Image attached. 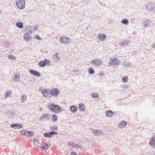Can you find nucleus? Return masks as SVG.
<instances>
[{
	"label": "nucleus",
	"mask_w": 155,
	"mask_h": 155,
	"mask_svg": "<svg viewBox=\"0 0 155 155\" xmlns=\"http://www.w3.org/2000/svg\"><path fill=\"white\" fill-rule=\"evenodd\" d=\"M41 94L45 97L50 98L52 96L55 97H57L60 94V91L56 88L49 90L44 89L42 91Z\"/></svg>",
	"instance_id": "nucleus-1"
},
{
	"label": "nucleus",
	"mask_w": 155,
	"mask_h": 155,
	"mask_svg": "<svg viewBox=\"0 0 155 155\" xmlns=\"http://www.w3.org/2000/svg\"><path fill=\"white\" fill-rule=\"evenodd\" d=\"M25 0H16V5L18 8L21 10L25 8Z\"/></svg>",
	"instance_id": "nucleus-2"
},
{
	"label": "nucleus",
	"mask_w": 155,
	"mask_h": 155,
	"mask_svg": "<svg viewBox=\"0 0 155 155\" xmlns=\"http://www.w3.org/2000/svg\"><path fill=\"white\" fill-rule=\"evenodd\" d=\"M50 61L48 59H44L43 61H39L38 63V65L39 67H44L45 65L49 66L50 65Z\"/></svg>",
	"instance_id": "nucleus-3"
},
{
	"label": "nucleus",
	"mask_w": 155,
	"mask_h": 155,
	"mask_svg": "<svg viewBox=\"0 0 155 155\" xmlns=\"http://www.w3.org/2000/svg\"><path fill=\"white\" fill-rule=\"evenodd\" d=\"M59 41L61 43L68 44L70 42V38L68 37L62 36L60 38Z\"/></svg>",
	"instance_id": "nucleus-4"
},
{
	"label": "nucleus",
	"mask_w": 155,
	"mask_h": 155,
	"mask_svg": "<svg viewBox=\"0 0 155 155\" xmlns=\"http://www.w3.org/2000/svg\"><path fill=\"white\" fill-rule=\"evenodd\" d=\"M58 133L54 131H51L49 132H46L44 133V136L46 138L52 137L54 135H57Z\"/></svg>",
	"instance_id": "nucleus-5"
},
{
	"label": "nucleus",
	"mask_w": 155,
	"mask_h": 155,
	"mask_svg": "<svg viewBox=\"0 0 155 155\" xmlns=\"http://www.w3.org/2000/svg\"><path fill=\"white\" fill-rule=\"evenodd\" d=\"M103 63L102 60L100 58L93 60L91 61V64L97 66L101 65Z\"/></svg>",
	"instance_id": "nucleus-6"
},
{
	"label": "nucleus",
	"mask_w": 155,
	"mask_h": 155,
	"mask_svg": "<svg viewBox=\"0 0 155 155\" xmlns=\"http://www.w3.org/2000/svg\"><path fill=\"white\" fill-rule=\"evenodd\" d=\"M120 62V61L119 60L116 58L114 59H110V63L109 64L110 65L113 64V65H116L118 64Z\"/></svg>",
	"instance_id": "nucleus-7"
},
{
	"label": "nucleus",
	"mask_w": 155,
	"mask_h": 155,
	"mask_svg": "<svg viewBox=\"0 0 155 155\" xmlns=\"http://www.w3.org/2000/svg\"><path fill=\"white\" fill-rule=\"evenodd\" d=\"M50 114L49 113H47L42 115L40 119L41 120H48L50 119Z\"/></svg>",
	"instance_id": "nucleus-8"
},
{
	"label": "nucleus",
	"mask_w": 155,
	"mask_h": 155,
	"mask_svg": "<svg viewBox=\"0 0 155 155\" xmlns=\"http://www.w3.org/2000/svg\"><path fill=\"white\" fill-rule=\"evenodd\" d=\"M29 72L31 74L36 77H39L41 75V74L39 72L33 69L30 70L29 71Z\"/></svg>",
	"instance_id": "nucleus-9"
},
{
	"label": "nucleus",
	"mask_w": 155,
	"mask_h": 155,
	"mask_svg": "<svg viewBox=\"0 0 155 155\" xmlns=\"http://www.w3.org/2000/svg\"><path fill=\"white\" fill-rule=\"evenodd\" d=\"M53 61L54 62L58 63L59 62L60 58L59 57V54L56 53L55 54L53 57Z\"/></svg>",
	"instance_id": "nucleus-10"
},
{
	"label": "nucleus",
	"mask_w": 155,
	"mask_h": 155,
	"mask_svg": "<svg viewBox=\"0 0 155 155\" xmlns=\"http://www.w3.org/2000/svg\"><path fill=\"white\" fill-rule=\"evenodd\" d=\"M11 127L13 128L20 129L23 127V125L21 124H12L11 125Z\"/></svg>",
	"instance_id": "nucleus-11"
},
{
	"label": "nucleus",
	"mask_w": 155,
	"mask_h": 155,
	"mask_svg": "<svg viewBox=\"0 0 155 155\" xmlns=\"http://www.w3.org/2000/svg\"><path fill=\"white\" fill-rule=\"evenodd\" d=\"M130 43V40H126L122 41L120 43L119 45L120 47H123L124 46H127Z\"/></svg>",
	"instance_id": "nucleus-12"
},
{
	"label": "nucleus",
	"mask_w": 155,
	"mask_h": 155,
	"mask_svg": "<svg viewBox=\"0 0 155 155\" xmlns=\"http://www.w3.org/2000/svg\"><path fill=\"white\" fill-rule=\"evenodd\" d=\"M78 107L75 105H72L70 107L69 110L71 113H75L78 110Z\"/></svg>",
	"instance_id": "nucleus-13"
},
{
	"label": "nucleus",
	"mask_w": 155,
	"mask_h": 155,
	"mask_svg": "<svg viewBox=\"0 0 155 155\" xmlns=\"http://www.w3.org/2000/svg\"><path fill=\"white\" fill-rule=\"evenodd\" d=\"M55 104H48L47 106L48 108L51 111L54 112H55Z\"/></svg>",
	"instance_id": "nucleus-14"
},
{
	"label": "nucleus",
	"mask_w": 155,
	"mask_h": 155,
	"mask_svg": "<svg viewBox=\"0 0 155 155\" xmlns=\"http://www.w3.org/2000/svg\"><path fill=\"white\" fill-rule=\"evenodd\" d=\"M127 122L125 120H122L119 123L118 126L120 128H124L127 124Z\"/></svg>",
	"instance_id": "nucleus-15"
},
{
	"label": "nucleus",
	"mask_w": 155,
	"mask_h": 155,
	"mask_svg": "<svg viewBox=\"0 0 155 155\" xmlns=\"http://www.w3.org/2000/svg\"><path fill=\"white\" fill-rule=\"evenodd\" d=\"M116 112H113L111 110H108L106 112V115L107 117H111L114 114H115Z\"/></svg>",
	"instance_id": "nucleus-16"
},
{
	"label": "nucleus",
	"mask_w": 155,
	"mask_h": 155,
	"mask_svg": "<svg viewBox=\"0 0 155 155\" xmlns=\"http://www.w3.org/2000/svg\"><path fill=\"white\" fill-rule=\"evenodd\" d=\"M149 144L153 148H155V136L151 138L149 142Z\"/></svg>",
	"instance_id": "nucleus-17"
},
{
	"label": "nucleus",
	"mask_w": 155,
	"mask_h": 155,
	"mask_svg": "<svg viewBox=\"0 0 155 155\" xmlns=\"http://www.w3.org/2000/svg\"><path fill=\"white\" fill-rule=\"evenodd\" d=\"M78 109L81 112H83L85 111V108L84 105L83 103H81L78 105Z\"/></svg>",
	"instance_id": "nucleus-18"
},
{
	"label": "nucleus",
	"mask_w": 155,
	"mask_h": 155,
	"mask_svg": "<svg viewBox=\"0 0 155 155\" xmlns=\"http://www.w3.org/2000/svg\"><path fill=\"white\" fill-rule=\"evenodd\" d=\"M55 112H54V113H57L60 112L62 111V108L59 105H55Z\"/></svg>",
	"instance_id": "nucleus-19"
},
{
	"label": "nucleus",
	"mask_w": 155,
	"mask_h": 155,
	"mask_svg": "<svg viewBox=\"0 0 155 155\" xmlns=\"http://www.w3.org/2000/svg\"><path fill=\"white\" fill-rule=\"evenodd\" d=\"M152 6H153V3H150L145 5V8L147 10L150 11Z\"/></svg>",
	"instance_id": "nucleus-20"
},
{
	"label": "nucleus",
	"mask_w": 155,
	"mask_h": 155,
	"mask_svg": "<svg viewBox=\"0 0 155 155\" xmlns=\"http://www.w3.org/2000/svg\"><path fill=\"white\" fill-rule=\"evenodd\" d=\"M93 133L95 135H101L102 133V131L100 130L94 129L92 130Z\"/></svg>",
	"instance_id": "nucleus-21"
},
{
	"label": "nucleus",
	"mask_w": 155,
	"mask_h": 155,
	"mask_svg": "<svg viewBox=\"0 0 155 155\" xmlns=\"http://www.w3.org/2000/svg\"><path fill=\"white\" fill-rule=\"evenodd\" d=\"M98 38L99 40L103 41L106 38L107 36L104 34H100L98 36Z\"/></svg>",
	"instance_id": "nucleus-22"
},
{
	"label": "nucleus",
	"mask_w": 155,
	"mask_h": 155,
	"mask_svg": "<svg viewBox=\"0 0 155 155\" xmlns=\"http://www.w3.org/2000/svg\"><path fill=\"white\" fill-rule=\"evenodd\" d=\"M32 28L31 26L27 27L25 29L26 33L30 35L32 33Z\"/></svg>",
	"instance_id": "nucleus-23"
},
{
	"label": "nucleus",
	"mask_w": 155,
	"mask_h": 155,
	"mask_svg": "<svg viewBox=\"0 0 155 155\" xmlns=\"http://www.w3.org/2000/svg\"><path fill=\"white\" fill-rule=\"evenodd\" d=\"M34 135V132L32 131H29L26 130V136L27 137L33 136Z\"/></svg>",
	"instance_id": "nucleus-24"
},
{
	"label": "nucleus",
	"mask_w": 155,
	"mask_h": 155,
	"mask_svg": "<svg viewBox=\"0 0 155 155\" xmlns=\"http://www.w3.org/2000/svg\"><path fill=\"white\" fill-rule=\"evenodd\" d=\"M29 35V34L26 33H25V35L24 36V38L25 41H27L31 38V37Z\"/></svg>",
	"instance_id": "nucleus-25"
},
{
	"label": "nucleus",
	"mask_w": 155,
	"mask_h": 155,
	"mask_svg": "<svg viewBox=\"0 0 155 155\" xmlns=\"http://www.w3.org/2000/svg\"><path fill=\"white\" fill-rule=\"evenodd\" d=\"M34 145L35 147H39V145L40 143L39 142L38 140L37 139H34L33 140Z\"/></svg>",
	"instance_id": "nucleus-26"
},
{
	"label": "nucleus",
	"mask_w": 155,
	"mask_h": 155,
	"mask_svg": "<svg viewBox=\"0 0 155 155\" xmlns=\"http://www.w3.org/2000/svg\"><path fill=\"white\" fill-rule=\"evenodd\" d=\"M16 25L17 27L20 28H21L23 27V24L21 22L19 21L16 22Z\"/></svg>",
	"instance_id": "nucleus-27"
},
{
	"label": "nucleus",
	"mask_w": 155,
	"mask_h": 155,
	"mask_svg": "<svg viewBox=\"0 0 155 155\" xmlns=\"http://www.w3.org/2000/svg\"><path fill=\"white\" fill-rule=\"evenodd\" d=\"M150 20H147L144 21V22L143 23V25L144 27H148V26L150 24Z\"/></svg>",
	"instance_id": "nucleus-28"
},
{
	"label": "nucleus",
	"mask_w": 155,
	"mask_h": 155,
	"mask_svg": "<svg viewBox=\"0 0 155 155\" xmlns=\"http://www.w3.org/2000/svg\"><path fill=\"white\" fill-rule=\"evenodd\" d=\"M121 23L124 25H127L129 23V20L127 18H124L121 21Z\"/></svg>",
	"instance_id": "nucleus-29"
},
{
	"label": "nucleus",
	"mask_w": 155,
	"mask_h": 155,
	"mask_svg": "<svg viewBox=\"0 0 155 155\" xmlns=\"http://www.w3.org/2000/svg\"><path fill=\"white\" fill-rule=\"evenodd\" d=\"M88 72L90 74H93L95 73V71L93 68H90L88 70Z\"/></svg>",
	"instance_id": "nucleus-30"
},
{
	"label": "nucleus",
	"mask_w": 155,
	"mask_h": 155,
	"mask_svg": "<svg viewBox=\"0 0 155 155\" xmlns=\"http://www.w3.org/2000/svg\"><path fill=\"white\" fill-rule=\"evenodd\" d=\"M52 120L54 122H56L58 120V117L55 114H53L52 115Z\"/></svg>",
	"instance_id": "nucleus-31"
},
{
	"label": "nucleus",
	"mask_w": 155,
	"mask_h": 155,
	"mask_svg": "<svg viewBox=\"0 0 155 155\" xmlns=\"http://www.w3.org/2000/svg\"><path fill=\"white\" fill-rule=\"evenodd\" d=\"M49 147V145L47 143H46L45 144V145L43 146H42L40 147V148L41 149H43L44 150H46L48 149Z\"/></svg>",
	"instance_id": "nucleus-32"
},
{
	"label": "nucleus",
	"mask_w": 155,
	"mask_h": 155,
	"mask_svg": "<svg viewBox=\"0 0 155 155\" xmlns=\"http://www.w3.org/2000/svg\"><path fill=\"white\" fill-rule=\"evenodd\" d=\"M68 146L73 148H75L76 143H73L72 142H69L68 143Z\"/></svg>",
	"instance_id": "nucleus-33"
},
{
	"label": "nucleus",
	"mask_w": 155,
	"mask_h": 155,
	"mask_svg": "<svg viewBox=\"0 0 155 155\" xmlns=\"http://www.w3.org/2000/svg\"><path fill=\"white\" fill-rule=\"evenodd\" d=\"M91 96L93 98H97L99 97V94L95 93L92 94Z\"/></svg>",
	"instance_id": "nucleus-34"
},
{
	"label": "nucleus",
	"mask_w": 155,
	"mask_h": 155,
	"mask_svg": "<svg viewBox=\"0 0 155 155\" xmlns=\"http://www.w3.org/2000/svg\"><path fill=\"white\" fill-rule=\"evenodd\" d=\"M8 58L11 60H15L16 59V57L12 54H9L8 56Z\"/></svg>",
	"instance_id": "nucleus-35"
},
{
	"label": "nucleus",
	"mask_w": 155,
	"mask_h": 155,
	"mask_svg": "<svg viewBox=\"0 0 155 155\" xmlns=\"http://www.w3.org/2000/svg\"><path fill=\"white\" fill-rule=\"evenodd\" d=\"M128 78L127 76H124L122 78V81L124 83H126L127 82Z\"/></svg>",
	"instance_id": "nucleus-36"
},
{
	"label": "nucleus",
	"mask_w": 155,
	"mask_h": 155,
	"mask_svg": "<svg viewBox=\"0 0 155 155\" xmlns=\"http://www.w3.org/2000/svg\"><path fill=\"white\" fill-rule=\"evenodd\" d=\"M20 134L21 135H24L26 136V130H22L20 131Z\"/></svg>",
	"instance_id": "nucleus-37"
},
{
	"label": "nucleus",
	"mask_w": 155,
	"mask_h": 155,
	"mask_svg": "<svg viewBox=\"0 0 155 155\" xmlns=\"http://www.w3.org/2000/svg\"><path fill=\"white\" fill-rule=\"evenodd\" d=\"M153 6H152L150 10V12L155 13V3H153Z\"/></svg>",
	"instance_id": "nucleus-38"
},
{
	"label": "nucleus",
	"mask_w": 155,
	"mask_h": 155,
	"mask_svg": "<svg viewBox=\"0 0 155 155\" xmlns=\"http://www.w3.org/2000/svg\"><path fill=\"white\" fill-rule=\"evenodd\" d=\"M26 99V97L25 95H23L22 96L21 99V102L22 103H24Z\"/></svg>",
	"instance_id": "nucleus-39"
},
{
	"label": "nucleus",
	"mask_w": 155,
	"mask_h": 155,
	"mask_svg": "<svg viewBox=\"0 0 155 155\" xmlns=\"http://www.w3.org/2000/svg\"><path fill=\"white\" fill-rule=\"evenodd\" d=\"M11 94V92L10 91H7L5 93V96L6 97H7L9 96Z\"/></svg>",
	"instance_id": "nucleus-40"
},
{
	"label": "nucleus",
	"mask_w": 155,
	"mask_h": 155,
	"mask_svg": "<svg viewBox=\"0 0 155 155\" xmlns=\"http://www.w3.org/2000/svg\"><path fill=\"white\" fill-rule=\"evenodd\" d=\"M130 63L129 62H126L124 63V65L125 66L127 67H130Z\"/></svg>",
	"instance_id": "nucleus-41"
},
{
	"label": "nucleus",
	"mask_w": 155,
	"mask_h": 155,
	"mask_svg": "<svg viewBox=\"0 0 155 155\" xmlns=\"http://www.w3.org/2000/svg\"><path fill=\"white\" fill-rule=\"evenodd\" d=\"M19 77L20 76L19 75H15V80L18 81H19Z\"/></svg>",
	"instance_id": "nucleus-42"
},
{
	"label": "nucleus",
	"mask_w": 155,
	"mask_h": 155,
	"mask_svg": "<svg viewBox=\"0 0 155 155\" xmlns=\"http://www.w3.org/2000/svg\"><path fill=\"white\" fill-rule=\"evenodd\" d=\"M10 45V44L8 42H6L5 44V48H8Z\"/></svg>",
	"instance_id": "nucleus-43"
},
{
	"label": "nucleus",
	"mask_w": 155,
	"mask_h": 155,
	"mask_svg": "<svg viewBox=\"0 0 155 155\" xmlns=\"http://www.w3.org/2000/svg\"><path fill=\"white\" fill-rule=\"evenodd\" d=\"M75 148L82 149L83 148V147L81 145H79L78 144H76Z\"/></svg>",
	"instance_id": "nucleus-44"
},
{
	"label": "nucleus",
	"mask_w": 155,
	"mask_h": 155,
	"mask_svg": "<svg viewBox=\"0 0 155 155\" xmlns=\"http://www.w3.org/2000/svg\"><path fill=\"white\" fill-rule=\"evenodd\" d=\"M35 38L38 40H42L41 38L39 36L37 35L35 37Z\"/></svg>",
	"instance_id": "nucleus-45"
},
{
	"label": "nucleus",
	"mask_w": 155,
	"mask_h": 155,
	"mask_svg": "<svg viewBox=\"0 0 155 155\" xmlns=\"http://www.w3.org/2000/svg\"><path fill=\"white\" fill-rule=\"evenodd\" d=\"M50 129L51 130H57L58 129V127L56 126H54L52 127H50Z\"/></svg>",
	"instance_id": "nucleus-46"
},
{
	"label": "nucleus",
	"mask_w": 155,
	"mask_h": 155,
	"mask_svg": "<svg viewBox=\"0 0 155 155\" xmlns=\"http://www.w3.org/2000/svg\"><path fill=\"white\" fill-rule=\"evenodd\" d=\"M114 22V21L112 20H110L108 21V23L109 24H111Z\"/></svg>",
	"instance_id": "nucleus-47"
},
{
	"label": "nucleus",
	"mask_w": 155,
	"mask_h": 155,
	"mask_svg": "<svg viewBox=\"0 0 155 155\" xmlns=\"http://www.w3.org/2000/svg\"><path fill=\"white\" fill-rule=\"evenodd\" d=\"M70 155H77V153L74 152H71Z\"/></svg>",
	"instance_id": "nucleus-48"
},
{
	"label": "nucleus",
	"mask_w": 155,
	"mask_h": 155,
	"mask_svg": "<svg viewBox=\"0 0 155 155\" xmlns=\"http://www.w3.org/2000/svg\"><path fill=\"white\" fill-rule=\"evenodd\" d=\"M99 74L100 76L102 77L104 75V74L102 72H101L99 73Z\"/></svg>",
	"instance_id": "nucleus-49"
},
{
	"label": "nucleus",
	"mask_w": 155,
	"mask_h": 155,
	"mask_svg": "<svg viewBox=\"0 0 155 155\" xmlns=\"http://www.w3.org/2000/svg\"><path fill=\"white\" fill-rule=\"evenodd\" d=\"M38 27H39L38 26L36 25L35 26V27L33 29L35 30H36L37 28H38Z\"/></svg>",
	"instance_id": "nucleus-50"
},
{
	"label": "nucleus",
	"mask_w": 155,
	"mask_h": 155,
	"mask_svg": "<svg viewBox=\"0 0 155 155\" xmlns=\"http://www.w3.org/2000/svg\"><path fill=\"white\" fill-rule=\"evenodd\" d=\"M74 72L76 73H78L79 70H75L74 71Z\"/></svg>",
	"instance_id": "nucleus-51"
},
{
	"label": "nucleus",
	"mask_w": 155,
	"mask_h": 155,
	"mask_svg": "<svg viewBox=\"0 0 155 155\" xmlns=\"http://www.w3.org/2000/svg\"><path fill=\"white\" fill-rule=\"evenodd\" d=\"M152 48H155V43L153 44L151 46Z\"/></svg>",
	"instance_id": "nucleus-52"
},
{
	"label": "nucleus",
	"mask_w": 155,
	"mask_h": 155,
	"mask_svg": "<svg viewBox=\"0 0 155 155\" xmlns=\"http://www.w3.org/2000/svg\"><path fill=\"white\" fill-rule=\"evenodd\" d=\"M122 88H127V86L126 85H124L123 86Z\"/></svg>",
	"instance_id": "nucleus-53"
},
{
	"label": "nucleus",
	"mask_w": 155,
	"mask_h": 155,
	"mask_svg": "<svg viewBox=\"0 0 155 155\" xmlns=\"http://www.w3.org/2000/svg\"><path fill=\"white\" fill-rule=\"evenodd\" d=\"M11 114L12 115H13L15 114V113L14 112H11Z\"/></svg>",
	"instance_id": "nucleus-54"
},
{
	"label": "nucleus",
	"mask_w": 155,
	"mask_h": 155,
	"mask_svg": "<svg viewBox=\"0 0 155 155\" xmlns=\"http://www.w3.org/2000/svg\"><path fill=\"white\" fill-rule=\"evenodd\" d=\"M103 5L105 6V4L104 3L103 4Z\"/></svg>",
	"instance_id": "nucleus-55"
},
{
	"label": "nucleus",
	"mask_w": 155,
	"mask_h": 155,
	"mask_svg": "<svg viewBox=\"0 0 155 155\" xmlns=\"http://www.w3.org/2000/svg\"><path fill=\"white\" fill-rule=\"evenodd\" d=\"M87 29H88V27H87Z\"/></svg>",
	"instance_id": "nucleus-56"
}]
</instances>
